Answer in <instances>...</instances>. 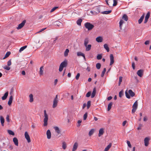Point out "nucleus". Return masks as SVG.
I'll return each mask as SVG.
<instances>
[{
    "label": "nucleus",
    "instance_id": "obj_1",
    "mask_svg": "<svg viewBox=\"0 0 151 151\" xmlns=\"http://www.w3.org/2000/svg\"><path fill=\"white\" fill-rule=\"evenodd\" d=\"M48 119V116L46 110L44 111V119L43 120L44 126H46L47 125V121Z\"/></svg>",
    "mask_w": 151,
    "mask_h": 151
},
{
    "label": "nucleus",
    "instance_id": "obj_2",
    "mask_svg": "<svg viewBox=\"0 0 151 151\" xmlns=\"http://www.w3.org/2000/svg\"><path fill=\"white\" fill-rule=\"evenodd\" d=\"M67 65V61L65 60L60 64L59 69V71L61 72L63 70V68L66 67Z\"/></svg>",
    "mask_w": 151,
    "mask_h": 151
},
{
    "label": "nucleus",
    "instance_id": "obj_3",
    "mask_svg": "<svg viewBox=\"0 0 151 151\" xmlns=\"http://www.w3.org/2000/svg\"><path fill=\"white\" fill-rule=\"evenodd\" d=\"M84 26L88 30H92L94 27L93 25L88 22L86 23L85 24Z\"/></svg>",
    "mask_w": 151,
    "mask_h": 151
},
{
    "label": "nucleus",
    "instance_id": "obj_4",
    "mask_svg": "<svg viewBox=\"0 0 151 151\" xmlns=\"http://www.w3.org/2000/svg\"><path fill=\"white\" fill-rule=\"evenodd\" d=\"M24 136L25 138L26 139L28 142H30L31 140L30 137L27 132H26L24 133Z\"/></svg>",
    "mask_w": 151,
    "mask_h": 151
},
{
    "label": "nucleus",
    "instance_id": "obj_5",
    "mask_svg": "<svg viewBox=\"0 0 151 151\" xmlns=\"http://www.w3.org/2000/svg\"><path fill=\"white\" fill-rule=\"evenodd\" d=\"M26 22V20H23L21 23L19 24L18 26L17 27V29H19L22 28L24 26Z\"/></svg>",
    "mask_w": 151,
    "mask_h": 151
},
{
    "label": "nucleus",
    "instance_id": "obj_6",
    "mask_svg": "<svg viewBox=\"0 0 151 151\" xmlns=\"http://www.w3.org/2000/svg\"><path fill=\"white\" fill-rule=\"evenodd\" d=\"M150 139L149 137H146L145 138L144 142L145 146H148Z\"/></svg>",
    "mask_w": 151,
    "mask_h": 151
},
{
    "label": "nucleus",
    "instance_id": "obj_7",
    "mask_svg": "<svg viewBox=\"0 0 151 151\" xmlns=\"http://www.w3.org/2000/svg\"><path fill=\"white\" fill-rule=\"evenodd\" d=\"M110 65H111L113 64L114 61V57L113 55L112 54H111L110 56Z\"/></svg>",
    "mask_w": 151,
    "mask_h": 151
},
{
    "label": "nucleus",
    "instance_id": "obj_8",
    "mask_svg": "<svg viewBox=\"0 0 151 151\" xmlns=\"http://www.w3.org/2000/svg\"><path fill=\"white\" fill-rule=\"evenodd\" d=\"M150 13L149 12H148L147 14L145 17V20L144 22V23H146L147 22L148 20L150 17Z\"/></svg>",
    "mask_w": 151,
    "mask_h": 151
},
{
    "label": "nucleus",
    "instance_id": "obj_9",
    "mask_svg": "<svg viewBox=\"0 0 151 151\" xmlns=\"http://www.w3.org/2000/svg\"><path fill=\"white\" fill-rule=\"evenodd\" d=\"M13 100V97L11 95L9 97V100L8 102V104L9 106H10Z\"/></svg>",
    "mask_w": 151,
    "mask_h": 151
},
{
    "label": "nucleus",
    "instance_id": "obj_10",
    "mask_svg": "<svg viewBox=\"0 0 151 151\" xmlns=\"http://www.w3.org/2000/svg\"><path fill=\"white\" fill-rule=\"evenodd\" d=\"M47 138L48 139H50L51 137V133L50 130H47L46 132Z\"/></svg>",
    "mask_w": 151,
    "mask_h": 151
},
{
    "label": "nucleus",
    "instance_id": "obj_11",
    "mask_svg": "<svg viewBox=\"0 0 151 151\" xmlns=\"http://www.w3.org/2000/svg\"><path fill=\"white\" fill-rule=\"evenodd\" d=\"M143 71L142 70H139L137 72V75L140 77H141L143 75Z\"/></svg>",
    "mask_w": 151,
    "mask_h": 151
},
{
    "label": "nucleus",
    "instance_id": "obj_12",
    "mask_svg": "<svg viewBox=\"0 0 151 151\" xmlns=\"http://www.w3.org/2000/svg\"><path fill=\"white\" fill-rule=\"evenodd\" d=\"M58 101V100H54L52 105V107L53 108H55L57 106Z\"/></svg>",
    "mask_w": 151,
    "mask_h": 151
},
{
    "label": "nucleus",
    "instance_id": "obj_13",
    "mask_svg": "<svg viewBox=\"0 0 151 151\" xmlns=\"http://www.w3.org/2000/svg\"><path fill=\"white\" fill-rule=\"evenodd\" d=\"M43 69L44 67L43 66H41L40 69L39 74L40 76H42L43 75Z\"/></svg>",
    "mask_w": 151,
    "mask_h": 151
},
{
    "label": "nucleus",
    "instance_id": "obj_14",
    "mask_svg": "<svg viewBox=\"0 0 151 151\" xmlns=\"http://www.w3.org/2000/svg\"><path fill=\"white\" fill-rule=\"evenodd\" d=\"M96 92V89L95 88L93 89V90L91 95V98H93L95 96Z\"/></svg>",
    "mask_w": 151,
    "mask_h": 151
},
{
    "label": "nucleus",
    "instance_id": "obj_15",
    "mask_svg": "<svg viewBox=\"0 0 151 151\" xmlns=\"http://www.w3.org/2000/svg\"><path fill=\"white\" fill-rule=\"evenodd\" d=\"M104 133V130L103 128H101L99 131V136L100 137L101 135H102Z\"/></svg>",
    "mask_w": 151,
    "mask_h": 151
},
{
    "label": "nucleus",
    "instance_id": "obj_16",
    "mask_svg": "<svg viewBox=\"0 0 151 151\" xmlns=\"http://www.w3.org/2000/svg\"><path fill=\"white\" fill-rule=\"evenodd\" d=\"M13 141L14 143V144L17 146L18 145V142L17 138L16 137H14L13 139Z\"/></svg>",
    "mask_w": 151,
    "mask_h": 151
},
{
    "label": "nucleus",
    "instance_id": "obj_17",
    "mask_svg": "<svg viewBox=\"0 0 151 151\" xmlns=\"http://www.w3.org/2000/svg\"><path fill=\"white\" fill-rule=\"evenodd\" d=\"M96 40L98 42H102L103 38L99 36L96 38Z\"/></svg>",
    "mask_w": 151,
    "mask_h": 151
},
{
    "label": "nucleus",
    "instance_id": "obj_18",
    "mask_svg": "<svg viewBox=\"0 0 151 151\" xmlns=\"http://www.w3.org/2000/svg\"><path fill=\"white\" fill-rule=\"evenodd\" d=\"M78 146V143L77 142H75L73 146L72 151H75L77 148Z\"/></svg>",
    "mask_w": 151,
    "mask_h": 151
},
{
    "label": "nucleus",
    "instance_id": "obj_19",
    "mask_svg": "<svg viewBox=\"0 0 151 151\" xmlns=\"http://www.w3.org/2000/svg\"><path fill=\"white\" fill-rule=\"evenodd\" d=\"M8 93H8V92H7L6 93H5L4 94V96L2 97V98H1L2 99V100H5L6 99V98L8 96Z\"/></svg>",
    "mask_w": 151,
    "mask_h": 151
},
{
    "label": "nucleus",
    "instance_id": "obj_20",
    "mask_svg": "<svg viewBox=\"0 0 151 151\" xmlns=\"http://www.w3.org/2000/svg\"><path fill=\"white\" fill-rule=\"evenodd\" d=\"M86 47V51H89L91 49V45L90 44L86 45V46H85Z\"/></svg>",
    "mask_w": 151,
    "mask_h": 151
},
{
    "label": "nucleus",
    "instance_id": "obj_21",
    "mask_svg": "<svg viewBox=\"0 0 151 151\" xmlns=\"http://www.w3.org/2000/svg\"><path fill=\"white\" fill-rule=\"evenodd\" d=\"M54 128L55 129V132L58 134H59L60 133V130L59 128L58 127H54Z\"/></svg>",
    "mask_w": 151,
    "mask_h": 151
},
{
    "label": "nucleus",
    "instance_id": "obj_22",
    "mask_svg": "<svg viewBox=\"0 0 151 151\" xmlns=\"http://www.w3.org/2000/svg\"><path fill=\"white\" fill-rule=\"evenodd\" d=\"M111 143H110L109 145L105 148L104 151H108L111 147Z\"/></svg>",
    "mask_w": 151,
    "mask_h": 151
},
{
    "label": "nucleus",
    "instance_id": "obj_23",
    "mask_svg": "<svg viewBox=\"0 0 151 151\" xmlns=\"http://www.w3.org/2000/svg\"><path fill=\"white\" fill-rule=\"evenodd\" d=\"M144 17V15L143 14L139 19L138 22L139 24H140L143 21Z\"/></svg>",
    "mask_w": 151,
    "mask_h": 151
},
{
    "label": "nucleus",
    "instance_id": "obj_24",
    "mask_svg": "<svg viewBox=\"0 0 151 151\" xmlns=\"http://www.w3.org/2000/svg\"><path fill=\"white\" fill-rule=\"evenodd\" d=\"M0 121L1 124L2 126H4V119L3 117L2 116H0Z\"/></svg>",
    "mask_w": 151,
    "mask_h": 151
},
{
    "label": "nucleus",
    "instance_id": "obj_25",
    "mask_svg": "<svg viewBox=\"0 0 151 151\" xmlns=\"http://www.w3.org/2000/svg\"><path fill=\"white\" fill-rule=\"evenodd\" d=\"M77 55L78 56H82L83 57V58H84V59H85V55L84 54H83V53H82L81 52H77Z\"/></svg>",
    "mask_w": 151,
    "mask_h": 151
},
{
    "label": "nucleus",
    "instance_id": "obj_26",
    "mask_svg": "<svg viewBox=\"0 0 151 151\" xmlns=\"http://www.w3.org/2000/svg\"><path fill=\"white\" fill-rule=\"evenodd\" d=\"M89 42V40L88 38H85L84 41V45L85 46H86L87 45Z\"/></svg>",
    "mask_w": 151,
    "mask_h": 151
},
{
    "label": "nucleus",
    "instance_id": "obj_27",
    "mask_svg": "<svg viewBox=\"0 0 151 151\" xmlns=\"http://www.w3.org/2000/svg\"><path fill=\"white\" fill-rule=\"evenodd\" d=\"M113 104V103L112 102L110 103L108 105L107 108V110L108 111H109L111 109V106Z\"/></svg>",
    "mask_w": 151,
    "mask_h": 151
},
{
    "label": "nucleus",
    "instance_id": "obj_28",
    "mask_svg": "<svg viewBox=\"0 0 151 151\" xmlns=\"http://www.w3.org/2000/svg\"><path fill=\"white\" fill-rule=\"evenodd\" d=\"M129 93L132 97H133L135 95V93L131 90L129 91Z\"/></svg>",
    "mask_w": 151,
    "mask_h": 151
},
{
    "label": "nucleus",
    "instance_id": "obj_29",
    "mask_svg": "<svg viewBox=\"0 0 151 151\" xmlns=\"http://www.w3.org/2000/svg\"><path fill=\"white\" fill-rule=\"evenodd\" d=\"M94 129H91L88 133V135L90 136H91L94 133Z\"/></svg>",
    "mask_w": 151,
    "mask_h": 151
},
{
    "label": "nucleus",
    "instance_id": "obj_30",
    "mask_svg": "<svg viewBox=\"0 0 151 151\" xmlns=\"http://www.w3.org/2000/svg\"><path fill=\"white\" fill-rule=\"evenodd\" d=\"M29 100L30 102H32L33 101V96L32 94H30L29 95Z\"/></svg>",
    "mask_w": 151,
    "mask_h": 151
},
{
    "label": "nucleus",
    "instance_id": "obj_31",
    "mask_svg": "<svg viewBox=\"0 0 151 151\" xmlns=\"http://www.w3.org/2000/svg\"><path fill=\"white\" fill-rule=\"evenodd\" d=\"M104 48L107 50V52H109V50L108 45L105 44L104 45Z\"/></svg>",
    "mask_w": 151,
    "mask_h": 151
},
{
    "label": "nucleus",
    "instance_id": "obj_32",
    "mask_svg": "<svg viewBox=\"0 0 151 151\" xmlns=\"http://www.w3.org/2000/svg\"><path fill=\"white\" fill-rule=\"evenodd\" d=\"M69 52V50L68 49H66L64 53V55L65 57L67 56L68 55V53Z\"/></svg>",
    "mask_w": 151,
    "mask_h": 151
},
{
    "label": "nucleus",
    "instance_id": "obj_33",
    "mask_svg": "<svg viewBox=\"0 0 151 151\" xmlns=\"http://www.w3.org/2000/svg\"><path fill=\"white\" fill-rule=\"evenodd\" d=\"M111 10L106 11L102 12V13L103 14H107L111 13Z\"/></svg>",
    "mask_w": 151,
    "mask_h": 151
},
{
    "label": "nucleus",
    "instance_id": "obj_34",
    "mask_svg": "<svg viewBox=\"0 0 151 151\" xmlns=\"http://www.w3.org/2000/svg\"><path fill=\"white\" fill-rule=\"evenodd\" d=\"M7 132L9 134L12 135H14V132L10 130H7Z\"/></svg>",
    "mask_w": 151,
    "mask_h": 151
},
{
    "label": "nucleus",
    "instance_id": "obj_35",
    "mask_svg": "<svg viewBox=\"0 0 151 151\" xmlns=\"http://www.w3.org/2000/svg\"><path fill=\"white\" fill-rule=\"evenodd\" d=\"M122 19H124L125 21H127L128 19V17L126 14H124L123 16Z\"/></svg>",
    "mask_w": 151,
    "mask_h": 151
},
{
    "label": "nucleus",
    "instance_id": "obj_36",
    "mask_svg": "<svg viewBox=\"0 0 151 151\" xmlns=\"http://www.w3.org/2000/svg\"><path fill=\"white\" fill-rule=\"evenodd\" d=\"M27 47V45H25L21 47L19 50V52H21L22 51H23L24 49L26 48Z\"/></svg>",
    "mask_w": 151,
    "mask_h": 151
},
{
    "label": "nucleus",
    "instance_id": "obj_37",
    "mask_svg": "<svg viewBox=\"0 0 151 151\" xmlns=\"http://www.w3.org/2000/svg\"><path fill=\"white\" fill-rule=\"evenodd\" d=\"M137 106H138V104H137V101H136L134 104H133V105L132 106V107H133V108H137Z\"/></svg>",
    "mask_w": 151,
    "mask_h": 151
},
{
    "label": "nucleus",
    "instance_id": "obj_38",
    "mask_svg": "<svg viewBox=\"0 0 151 151\" xmlns=\"http://www.w3.org/2000/svg\"><path fill=\"white\" fill-rule=\"evenodd\" d=\"M82 21V20L81 19H78L77 21V24L79 25H81V23Z\"/></svg>",
    "mask_w": 151,
    "mask_h": 151
},
{
    "label": "nucleus",
    "instance_id": "obj_39",
    "mask_svg": "<svg viewBox=\"0 0 151 151\" xmlns=\"http://www.w3.org/2000/svg\"><path fill=\"white\" fill-rule=\"evenodd\" d=\"M62 144V147L63 149L65 150L67 147L66 143L65 142H63Z\"/></svg>",
    "mask_w": 151,
    "mask_h": 151
},
{
    "label": "nucleus",
    "instance_id": "obj_40",
    "mask_svg": "<svg viewBox=\"0 0 151 151\" xmlns=\"http://www.w3.org/2000/svg\"><path fill=\"white\" fill-rule=\"evenodd\" d=\"M11 52H7L5 54L4 59H5L6 58L8 57L10 54Z\"/></svg>",
    "mask_w": 151,
    "mask_h": 151
},
{
    "label": "nucleus",
    "instance_id": "obj_41",
    "mask_svg": "<svg viewBox=\"0 0 151 151\" xmlns=\"http://www.w3.org/2000/svg\"><path fill=\"white\" fill-rule=\"evenodd\" d=\"M101 64L100 63H97L96 64V67L98 69H99L101 68Z\"/></svg>",
    "mask_w": 151,
    "mask_h": 151
},
{
    "label": "nucleus",
    "instance_id": "obj_42",
    "mask_svg": "<svg viewBox=\"0 0 151 151\" xmlns=\"http://www.w3.org/2000/svg\"><path fill=\"white\" fill-rule=\"evenodd\" d=\"M124 21L122 20H121L120 21L119 24V27H120V29H121V28H122V25L124 23Z\"/></svg>",
    "mask_w": 151,
    "mask_h": 151
},
{
    "label": "nucleus",
    "instance_id": "obj_43",
    "mask_svg": "<svg viewBox=\"0 0 151 151\" xmlns=\"http://www.w3.org/2000/svg\"><path fill=\"white\" fill-rule=\"evenodd\" d=\"M91 101H88L87 102V109H88L91 106Z\"/></svg>",
    "mask_w": 151,
    "mask_h": 151
},
{
    "label": "nucleus",
    "instance_id": "obj_44",
    "mask_svg": "<svg viewBox=\"0 0 151 151\" xmlns=\"http://www.w3.org/2000/svg\"><path fill=\"white\" fill-rule=\"evenodd\" d=\"M106 71V68H105L103 70L101 74V77H103L104 76Z\"/></svg>",
    "mask_w": 151,
    "mask_h": 151
},
{
    "label": "nucleus",
    "instance_id": "obj_45",
    "mask_svg": "<svg viewBox=\"0 0 151 151\" xmlns=\"http://www.w3.org/2000/svg\"><path fill=\"white\" fill-rule=\"evenodd\" d=\"M3 68L5 70H10V68L9 66H8L6 65L3 67Z\"/></svg>",
    "mask_w": 151,
    "mask_h": 151
},
{
    "label": "nucleus",
    "instance_id": "obj_46",
    "mask_svg": "<svg viewBox=\"0 0 151 151\" xmlns=\"http://www.w3.org/2000/svg\"><path fill=\"white\" fill-rule=\"evenodd\" d=\"M114 3L113 4V6H116L117 4V0H113Z\"/></svg>",
    "mask_w": 151,
    "mask_h": 151
},
{
    "label": "nucleus",
    "instance_id": "obj_47",
    "mask_svg": "<svg viewBox=\"0 0 151 151\" xmlns=\"http://www.w3.org/2000/svg\"><path fill=\"white\" fill-rule=\"evenodd\" d=\"M102 58V55L101 54H98L97 56V59L98 60L101 59Z\"/></svg>",
    "mask_w": 151,
    "mask_h": 151
},
{
    "label": "nucleus",
    "instance_id": "obj_48",
    "mask_svg": "<svg viewBox=\"0 0 151 151\" xmlns=\"http://www.w3.org/2000/svg\"><path fill=\"white\" fill-rule=\"evenodd\" d=\"M127 143L128 146L130 148H131L132 147V146L130 144V141L129 140H127Z\"/></svg>",
    "mask_w": 151,
    "mask_h": 151
},
{
    "label": "nucleus",
    "instance_id": "obj_49",
    "mask_svg": "<svg viewBox=\"0 0 151 151\" xmlns=\"http://www.w3.org/2000/svg\"><path fill=\"white\" fill-rule=\"evenodd\" d=\"M88 116L87 113H86L83 115V120H86Z\"/></svg>",
    "mask_w": 151,
    "mask_h": 151
},
{
    "label": "nucleus",
    "instance_id": "obj_50",
    "mask_svg": "<svg viewBox=\"0 0 151 151\" xmlns=\"http://www.w3.org/2000/svg\"><path fill=\"white\" fill-rule=\"evenodd\" d=\"M91 91L88 92L86 94V96L87 97H90L91 96Z\"/></svg>",
    "mask_w": 151,
    "mask_h": 151
},
{
    "label": "nucleus",
    "instance_id": "obj_51",
    "mask_svg": "<svg viewBox=\"0 0 151 151\" xmlns=\"http://www.w3.org/2000/svg\"><path fill=\"white\" fill-rule=\"evenodd\" d=\"M58 8V7H53V8H52L51 9L50 12H53Z\"/></svg>",
    "mask_w": 151,
    "mask_h": 151
},
{
    "label": "nucleus",
    "instance_id": "obj_52",
    "mask_svg": "<svg viewBox=\"0 0 151 151\" xmlns=\"http://www.w3.org/2000/svg\"><path fill=\"white\" fill-rule=\"evenodd\" d=\"M143 125L142 124H139V126L137 128V129L138 130H139L141 129V127H142Z\"/></svg>",
    "mask_w": 151,
    "mask_h": 151
},
{
    "label": "nucleus",
    "instance_id": "obj_53",
    "mask_svg": "<svg viewBox=\"0 0 151 151\" xmlns=\"http://www.w3.org/2000/svg\"><path fill=\"white\" fill-rule=\"evenodd\" d=\"M11 64H12L11 61V60L10 59L7 62V65L8 66H9L11 65Z\"/></svg>",
    "mask_w": 151,
    "mask_h": 151
},
{
    "label": "nucleus",
    "instance_id": "obj_54",
    "mask_svg": "<svg viewBox=\"0 0 151 151\" xmlns=\"http://www.w3.org/2000/svg\"><path fill=\"white\" fill-rule=\"evenodd\" d=\"M125 95H126V97L127 98L129 99L130 98V96L129 95V94H128V93L126 92H125Z\"/></svg>",
    "mask_w": 151,
    "mask_h": 151
},
{
    "label": "nucleus",
    "instance_id": "obj_55",
    "mask_svg": "<svg viewBox=\"0 0 151 151\" xmlns=\"http://www.w3.org/2000/svg\"><path fill=\"white\" fill-rule=\"evenodd\" d=\"M80 76V73H78L76 77V78L77 80H78V79Z\"/></svg>",
    "mask_w": 151,
    "mask_h": 151
},
{
    "label": "nucleus",
    "instance_id": "obj_56",
    "mask_svg": "<svg viewBox=\"0 0 151 151\" xmlns=\"http://www.w3.org/2000/svg\"><path fill=\"white\" fill-rule=\"evenodd\" d=\"M9 117V116L8 115H7L6 118V120L8 122H10Z\"/></svg>",
    "mask_w": 151,
    "mask_h": 151
},
{
    "label": "nucleus",
    "instance_id": "obj_57",
    "mask_svg": "<svg viewBox=\"0 0 151 151\" xmlns=\"http://www.w3.org/2000/svg\"><path fill=\"white\" fill-rule=\"evenodd\" d=\"M137 109L136 108H134L133 107H132V113H134V112L136 111V110Z\"/></svg>",
    "mask_w": 151,
    "mask_h": 151
},
{
    "label": "nucleus",
    "instance_id": "obj_58",
    "mask_svg": "<svg viewBox=\"0 0 151 151\" xmlns=\"http://www.w3.org/2000/svg\"><path fill=\"white\" fill-rule=\"evenodd\" d=\"M123 95V92L122 91H120L119 93V96L120 97H121Z\"/></svg>",
    "mask_w": 151,
    "mask_h": 151
},
{
    "label": "nucleus",
    "instance_id": "obj_59",
    "mask_svg": "<svg viewBox=\"0 0 151 151\" xmlns=\"http://www.w3.org/2000/svg\"><path fill=\"white\" fill-rule=\"evenodd\" d=\"M132 66L133 69H135V65L134 62H132Z\"/></svg>",
    "mask_w": 151,
    "mask_h": 151
},
{
    "label": "nucleus",
    "instance_id": "obj_60",
    "mask_svg": "<svg viewBox=\"0 0 151 151\" xmlns=\"http://www.w3.org/2000/svg\"><path fill=\"white\" fill-rule=\"evenodd\" d=\"M122 76H120L119 77V82H122Z\"/></svg>",
    "mask_w": 151,
    "mask_h": 151
},
{
    "label": "nucleus",
    "instance_id": "obj_61",
    "mask_svg": "<svg viewBox=\"0 0 151 151\" xmlns=\"http://www.w3.org/2000/svg\"><path fill=\"white\" fill-rule=\"evenodd\" d=\"M150 41L149 40H147L145 42V44L146 45H148L149 44Z\"/></svg>",
    "mask_w": 151,
    "mask_h": 151
},
{
    "label": "nucleus",
    "instance_id": "obj_62",
    "mask_svg": "<svg viewBox=\"0 0 151 151\" xmlns=\"http://www.w3.org/2000/svg\"><path fill=\"white\" fill-rule=\"evenodd\" d=\"M46 29V28L42 29H40V30L37 33H40L41 32H42L44 30Z\"/></svg>",
    "mask_w": 151,
    "mask_h": 151
},
{
    "label": "nucleus",
    "instance_id": "obj_63",
    "mask_svg": "<svg viewBox=\"0 0 151 151\" xmlns=\"http://www.w3.org/2000/svg\"><path fill=\"white\" fill-rule=\"evenodd\" d=\"M127 122V121H124L122 123V125L123 126H124L126 124Z\"/></svg>",
    "mask_w": 151,
    "mask_h": 151
},
{
    "label": "nucleus",
    "instance_id": "obj_64",
    "mask_svg": "<svg viewBox=\"0 0 151 151\" xmlns=\"http://www.w3.org/2000/svg\"><path fill=\"white\" fill-rule=\"evenodd\" d=\"M112 97L111 96H110L107 98V99L108 101H109L111 100L112 99Z\"/></svg>",
    "mask_w": 151,
    "mask_h": 151
}]
</instances>
